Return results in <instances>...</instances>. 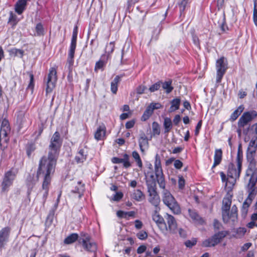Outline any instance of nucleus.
I'll return each instance as SVG.
<instances>
[{
  "mask_svg": "<svg viewBox=\"0 0 257 257\" xmlns=\"http://www.w3.org/2000/svg\"><path fill=\"white\" fill-rule=\"evenodd\" d=\"M19 20H18L17 16L13 13V12H10V16L8 20V23L10 24L13 27L15 26Z\"/></svg>",
  "mask_w": 257,
  "mask_h": 257,
  "instance_id": "39",
  "label": "nucleus"
},
{
  "mask_svg": "<svg viewBox=\"0 0 257 257\" xmlns=\"http://www.w3.org/2000/svg\"><path fill=\"white\" fill-rule=\"evenodd\" d=\"M189 215L190 217L195 221H197L200 223L203 222V219L201 218L198 214L196 212L195 210L188 209V210Z\"/></svg>",
  "mask_w": 257,
  "mask_h": 257,
  "instance_id": "31",
  "label": "nucleus"
},
{
  "mask_svg": "<svg viewBox=\"0 0 257 257\" xmlns=\"http://www.w3.org/2000/svg\"><path fill=\"white\" fill-rule=\"evenodd\" d=\"M62 144V140L60 133L56 131L53 135L49 145L48 158L43 156L39 163L36 175L35 174H29L26 180L27 187V197L30 199V194L36 184L38 182L39 178H45L46 174L51 176L55 172L57 159Z\"/></svg>",
  "mask_w": 257,
  "mask_h": 257,
  "instance_id": "1",
  "label": "nucleus"
},
{
  "mask_svg": "<svg viewBox=\"0 0 257 257\" xmlns=\"http://www.w3.org/2000/svg\"><path fill=\"white\" fill-rule=\"evenodd\" d=\"M121 76L116 75L111 82V91L113 94H115L117 91V84L120 80Z\"/></svg>",
  "mask_w": 257,
  "mask_h": 257,
  "instance_id": "33",
  "label": "nucleus"
},
{
  "mask_svg": "<svg viewBox=\"0 0 257 257\" xmlns=\"http://www.w3.org/2000/svg\"><path fill=\"white\" fill-rule=\"evenodd\" d=\"M148 170L145 173V179H146V182L147 183V180L149 179H150V177L152 176V179L154 181H157V178L156 176L154 175V173L153 171V166L151 164H149L147 165ZM156 175V174L155 173Z\"/></svg>",
  "mask_w": 257,
  "mask_h": 257,
  "instance_id": "25",
  "label": "nucleus"
},
{
  "mask_svg": "<svg viewBox=\"0 0 257 257\" xmlns=\"http://www.w3.org/2000/svg\"><path fill=\"white\" fill-rule=\"evenodd\" d=\"M189 4V0H182L178 3V5L179 8L180 13L181 14L183 13L188 5Z\"/></svg>",
  "mask_w": 257,
  "mask_h": 257,
  "instance_id": "43",
  "label": "nucleus"
},
{
  "mask_svg": "<svg viewBox=\"0 0 257 257\" xmlns=\"http://www.w3.org/2000/svg\"><path fill=\"white\" fill-rule=\"evenodd\" d=\"M61 196V193H60L57 197V200H56V202L54 204V207L50 210V215H53L54 214V212H55V211L56 210V209H57V207H58V203L59 202V201H60V197Z\"/></svg>",
  "mask_w": 257,
  "mask_h": 257,
  "instance_id": "53",
  "label": "nucleus"
},
{
  "mask_svg": "<svg viewBox=\"0 0 257 257\" xmlns=\"http://www.w3.org/2000/svg\"><path fill=\"white\" fill-rule=\"evenodd\" d=\"M164 217L167 222V229L165 230V233L169 232L171 233H175L177 229V223L175 218L168 213H166Z\"/></svg>",
  "mask_w": 257,
  "mask_h": 257,
  "instance_id": "16",
  "label": "nucleus"
},
{
  "mask_svg": "<svg viewBox=\"0 0 257 257\" xmlns=\"http://www.w3.org/2000/svg\"><path fill=\"white\" fill-rule=\"evenodd\" d=\"M253 21L256 27H257V0H253Z\"/></svg>",
  "mask_w": 257,
  "mask_h": 257,
  "instance_id": "47",
  "label": "nucleus"
},
{
  "mask_svg": "<svg viewBox=\"0 0 257 257\" xmlns=\"http://www.w3.org/2000/svg\"><path fill=\"white\" fill-rule=\"evenodd\" d=\"M216 83L221 82V80L227 69V61L224 57H221L217 59L216 62Z\"/></svg>",
  "mask_w": 257,
  "mask_h": 257,
  "instance_id": "12",
  "label": "nucleus"
},
{
  "mask_svg": "<svg viewBox=\"0 0 257 257\" xmlns=\"http://www.w3.org/2000/svg\"><path fill=\"white\" fill-rule=\"evenodd\" d=\"M36 149L35 145L33 143L28 144L26 146V153L29 157H30L32 152Z\"/></svg>",
  "mask_w": 257,
  "mask_h": 257,
  "instance_id": "44",
  "label": "nucleus"
},
{
  "mask_svg": "<svg viewBox=\"0 0 257 257\" xmlns=\"http://www.w3.org/2000/svg\"><path fill=\"white\" fill-rule=\"evenodd\" d=\"M57 80V71L55 67H51L49 70V73L46 81V93H51L55 87V84Z\"/></svg>",
  "mask_w": 257,
  "mask_h": 257,
  "instance_id": "13",
  "label": "nucleus"
},
{
  "mask_svg": "<svg viewBox=\"0 0 257 257\" xmlns=\"http://www.w3.org/2000/svg\"><path fill=\"white\" fill-rule=\"evenodd\" d=\"M244 109L243 105H239L231 114L229 120L231 122L234 121L237 117L241 114Z\"/></svg>",
  "mask_w": 257,
  "mask_h": 257,
  "instance_id": "24",
  "label": "nucleus"
},
{
  "mask_svg": "<svg viewBox=\"0 0 257 257\" xmlns=\"http://www.w3.org/2000/svg\"><path fill=\"white\" fill-rule=\"evenodd\" d=\"M137 236L140 239L144 240L147 238L148 234L146 231L141 230L137 233Z\"/></svg>",
  "mask_w": 257,
  "mask_h": 257,
  "instance_id": "52",
  "label": "nucleus"
},
{
  "mask_svg": "<svg viewBox=\"0 0 257 257\" xmlns=\"http://www.w3.org/2000/svg\"><path fill=\"white\" fill-rule=\"evenodd\" d=\"M163 126L164 128V133L167 134L170 132L173 127V123L170 117H166L164 118Z\"/></svg>",
  "mask_w": 257,
  "mask_h": 257,
  "instance_id": "27",
  "label": "nucleus"
},
{
  "mask_svg": "<svg viewBox=\"0 0 257 257\" xmlns=\"http://www.w3.org/2000/svg\"><path fill=\"white\" fill-rule=\"evenodd\" d=\"M161 84H162V81H158L157 82H156L155 83H154V84L152 85L149 87V90L151 92H154L156 91H157L160 88V87L161 86Z\"/></svg>",
  "mask_w": 257,
  "mask_h": 257,
  "instance_id": "46",
  "label": "nucleus"
},
{
  "mask_svg": "<svg viewBox=\"0 0 257 257\" xmlns=\"http://www.w3.org/2000/svg\"><path fill=\"white\" fill-rule=\"evenodd\" d=\"M247 177H249L248 182L256 185L257 182V167L255 161L253 159L250 161L246 171L245 179H246Z\"/></svg>",
  "mask_w": 257,
  "mask_h": 257,
  "instance_id": "15",
  "label": "nucleus"
},
{
  "mask_svg": "<svg viewBox=\"0 0 257 257\" xmlns=\"http://www.w3.org/2000/svg\"><path fill=\"white\" fill-rule=\"evenodd\" d=\"M115 44L114 42H111L107 44L105 47V52L108 55H110L113 52L114 50Z\"/></svg>",
  "mask_w": 257,
  "mask_h": 257,
  "instance_id": "45",
  "label": "nucleus"
},
{
  "mask_svg": "<svg viewBox=\"0 0 257 257\" xmlns=\"http://www.w3.org/2000/svg\"><path fill=\"white\" fill-rule=\"evenodd\" d=\"M154 165L155 166V174L157 181L159 187L164 189L163 195V201L164 203L174 213L176 214H180L181 213V209L179 205L171 193L168 190L165 189L166 183L165 177L163 173L161 158L158 154H157L155 156Z\"/></svg>",
  "mask_w": 257,
  "mask_h": 257,
  "instance_id": "2",
  "label": "nucleus"
},
{
  "mask_svg": "<svg viewBox=\"0 0 257 257\" xmlns=\"http://www.w3.org/2000/svg\"><path fill=\"white\" fill-rule=\"evenodd\" d=\"M243 159V156H238L237 155L236 156V162H237V167L239 169L241 168V164Z\"/></svg>",
  "mask_w": 257,
  "mask_h": 257,
  "instance_id": "59",
  "label": "nucleus"
},
{
  "mask_svg": "<svg viewBox=\"0 0 257 257\" xmlns=\"http://www.w3.org/2000/svg\"><path fill=\"white\" fill-rule=\"evenodd\" d=\"M144 197L143 192L139 189L135 190L132 194V197L137 201H141Z\"/></svg>",
  "mask_w": 257,
  "mask_h": 257,
  "instance_id": "37",
  "label": "nucleus"
},
{
  "mask_svg": "<svg viewBox=\"0 0 257 257\" xmlns=\"http://www.w3.org/2000/svg\"><path fill=\"white\" fill-rule=\"evenodd\" d=\"M153 112H154V110H153L152 107L149 105L147 107L145 111H144V112L142 116L141 120L143 121L147 120L152 115V114L153 113Z\"/></svg>",
  "mask_w": 257,
  "mask_h": 257,
  "instance_id": "36",
  "label": "nucleus"
},
{
  "mask_svg": "<svg viewBox=\"0 0 257 257\" xmlns=\"http://www.w3.org/2000/svg\"><path fill=\"white\" fill-rule=\"evenodd\" d=\"M122 158H119L118 157H114L111 158V162L113 164H122L123 167L127 169L132 166L131 163L130 156L125 153L122 155Z\"/></svg>",
  "mask_w": 257,
  "mask_h": 257,
  "instance_id": "17",
  "label": "nucleus"
},
{
  "mask_svg": "<svg viewBox=\"0 0 257 257\" xmlns=\"http://www.w3.org/2000/svg\"><path fill=\"white\" fill-rule=\"evenodd\" d=\"M123 193L121 192H116L112 198V200L114 201H119L123 197Z\"/></svg>",
  "mask_w": 257,
  "mask_h": 257,
  "instance_id": "55",
  "label": "nucleus"
},
{
  "mask_svg": "<svg viewBox=\"0 0 257 257\" xmlns=\"http://www.w3.org/2000/svg\"><path fill=\"white\" fill-rule=\"evenodd\" d=\"M171 106L169 108L170 112H173L178 110L181 103V99L178 97H176L172 99L171 102Z\"/></svg>",
  "mask_w": 257,
  "mask_h": 257,
  "instance_id": "26",
  "label": "nucleus"
},
{
  "mask_svg": "<svg viewBox=\"0 0 257 257\" xmlns=\"http://www.w3.org/2000/svg\"><path fill=\"white\" fill-rule=\"evenodd\" d=\"M228 234L226 231H221L215 233L211 237L203 240L202 242L203 247H212L219 243L222 239Z\"/></svg>",
  "mask_w": 257,
  "mask_h": 257,
  "instance_id": "11",
  "label": "nucleus"
},
{
  "mask_svg": "<svg viewBox=\"0 0 257 257\" xmlns=\"http://www.w3.org/2000/svg\"><path fill=\"white\" fill-rule=\"evenodd\" d=\"M241 169L237 167L236 168L235 165L230 163L228 165L226 177L225 174L223 172L220 173L221 180L222 182H225V187L232 190L234 185H235L236 180L239 179Z\"/></svg>",
  "mask_w": 257,
  "mask_h": 257,
  "instance_id": "3",
  "label": "nucleus"
},
{
  "mask_svg": "<svg viewBox=\"0 0 257 257\" xmlns=\"http://www.w3.org/2000/svg\"><path fill=\"white\" fill-rule=\"evenodd\" d=\"M229 220L230 219L232 221L234 222L237 217V208L235 205H233L231 209V212L229 213L228 211Z\"/></svg>",
  "mask_w": 257,
  "mask_h": 257,
  "instance_id": "34",
  "label": "nucleus"
},
{
  "mask_svg": "<svg viewBox=\"0 0 257 257\" xmlns=\"http://www.w3.org/2000/svg\"><path fill=\"white\" fill-rule=\"evenodd\" d=\"M202 120H200L196 126V127H195V136H198L199 133V131L201 128V126H202Z\"/></svg>",
  "mask_w": 257,
  "mask_h": 257,
  "instance_id": "57",
  "label": "nucleus"
},
{
  "mask_svg": "<svg viewBox=\"0 0 257 257\" xmlns=\"http://www.w3.org/2000/svg\"><path fill=\"white\" fill-rule=\"evenodd\" d=\"M84 190V184L81 181H78L74 184V188L71 190V192L78 194L79 198H81L83 195Z\"/></svg>",
  "mask_w": 257,
  "mask_h": 257,
  "instance_id": "23",
  "label": "nucleus"
},
{
  "mask_svg": "<svg viewBox=\"0 0 257 257\" xmlns=\"http://www.w3.org/2000/svg\"><path fill=\"white\" fill-rule=\"evenodd\" d=\"M51 176L48 175V174H46L45 178L43 179L42 183V188L45 190L43 195V202L45 203L49 193V186L51 183Z\"/></svg>",
  "mask_w": 257,
  "mask_h": 257,
  "instance_id": "20",
  "label": "nucleus"
},
{
  "mask_svg": "<svg viewBox=\"0 0 257 257\" xmlns=\"http://www.w3.org/2000/svg\"><path fill=\"white\" fill-rule=\"evenodd\" d=\"M222 157V151L221 149H216L214 156V162H215V165H219L221 160Z\"/></svg>",
  "mask_w": 257,
  "mask_h": 257,
  "instance_id": "35",
  "label": "nucleus"
},
{
  "mask_svg": "<svg viewBox=\"0 0 257 257\" xmlns=\"http://www.w3.org/2000/svg\"><path fill=\"white\" fill-rule=\"evenodd\" d=\"M34 87V75L32 73H31L30 74V82L29 83L28 86L27 87V90H30L31 91V93H32L33 92Z\"/></svg>",
  "mask_w": 257,
  "mask_h": 257,
  "instance_id": "49",
  "label": "nucleus"
},
{
  "mask_svg": "<svg viewBox=\"0 0 257 257\" xmlns=\"http://www.w3.org/2000/svg\"><path fill=\"white\" fill-rule=\"evenodd\" d=\"M147 87L143 85H140L136 88V92L138 94H143L147 89Z\"/></svg>",
  "mask_w": 257,
  "mask_h": 257,
  "instance_id": "54",
  "label": "nucleus"
},
{
  "mask_svg": "<svg viewBox=\"0 0 257 257\" xmlns=\"http://www.w3.org/2000/svg\"><path fill=\"white\" fill-rule=\"evenodd\" d=\"M178 187L180 189H183L185 185V180L182 176H179Z\"/></svg>",
  "mask_w": 257,
  "mask_h": 257,
  "instance_id": "51",
  "label": "nucleus"
},
{
  "mask_svg": "<svg viewBox=\"0 0 257 257\" xmlns=\"http://www.w3.org/2000/svg\"><path fill=\"white\" fill-rule=\"evenodd\" d=\"M152 177V176H151L150 179L147 180L146 183L149 193L148 200L153 205L157 207L160 204V198L157 191L156 182L153 180Z\"/></svg>",
  "mask_w": 257,
  "mask_h": 257,
  "instance_id": "5",
  "label": "nucleus"
},
{
  "mask_svg": "<svg viewBox=\"0 0 257 257\" xmlns=\"http://www.w3.org/2000/svg\"><path fill=\"white\" fill-rule=\"evenodd\" d=\"M256 116L257 111L255 110H251L243 113L237 122V133L239 136H241L242 129L255 118Z\"/></svg>",
  "mask_w": 257,
  "mask_h": 257,
  "instance_id": "6",
  "label": "nucleus"
},
{
  "mask_svg": "<svg viewBox=\"0 0 257 257\" xmlns=\"http://www.w3.org/2000/svg\"><path fill=\"white\" fill-rule=\"evenodd\" d=\"M10 232L11 228L9 227H4L0 230V248L4 247L8 241Z\"/></svg>",
  "mask_w": 257,
  "mask_h": 257,
  "instance_id": "19",
  "label": "nucleus"
},
{
  "mask_svg": "<svg viewBox=\"0 0 257 257\" xmlns=\"http://www.w3.org/2000/svg\"><path fill=\"white\" fill-rule=\"evenodd\" d=\"M150 106L152 107L153 110L155 109H160L162 107V105L159 102H152L150 104Z\"/></svg>",
  "mask_w": 257,
  "mask_h": 257,
  "instance_id": "56",
  "label": "nucleus"
},
{
  "mask_svg": "<svg viewBox=\"0 0 257 257\" xmlns=\"http://www.w3.org/2000/svg\"><path fill=\"white\" fill-rule=\"evenodd\" d=\"M252 245V243L251 242H247L244 243L241 247V251L242 252H244L248 249V248Z\"/></svg>",
  "mask_w": 257,
  "mask_h": 257,
  "instance_id": "60",
  "label": "nucleus"
},
{
  "mask_svg": "<svg viewBox=\"0 0 257 257\" xmlns=\"http://www.w3.org/2000/svg\"><path fill=\"white\" fill-rule=\"evenodd\" d=\"M9 52L10 55H13L14 56H17L18 54L21 55V57H22L24 55V51L21 49L13 48L10 50Z\"/></svg>",
  "mask_w": 257,
  "mask_h": 257,
  "instance_id": "48",
  "label": "nucleus"
},
{
  "mask_svg": "<svg viewBox=\"0 0 257 257\" xmlns=\"http://www.w3.org/2000/svg\"><path fill=\"white\" fill-rule=\"evenodd\" d=\"M147 249V247L145 245H141L137 248V253L141 254L144 252Z\"/></svg>",
  "mask_w": 257,
  "mask_h": 257,
  "instance_id": "63",
  "label": "nucleus"
},
{
  "mask_svg": "<svg viewBox=\"0 0 257 257\" xmlns=\"http://www.w3.org/2000/svg\"><path fill=\"white\" fill-rule=\"evenodd\" d=\"M152 219L156 222L158 227L165 233V230L167 229V224L165 219L161 216L156 210L152 215Z\"/></svg>",
  "mask_w": 257,
  "mask_h": 257,
  "instance_id": "18",
  "label": "nucleus"
},
{
  "mask_svg": "<svg viewBox=\"0 0 257 257\" xmlns=\"http://www.w3.org/2000/svg\"><path fill=\"white\" fill-rule=\"evenodd\" d=\"M11 132V127L9 120L4 118L3 119L0 128V149L4 151L8 147L10 140L9 135Z\"/></svg>",
  "mask_w": 257,
  "mask_h": 257,
  "instance_id": "4",
  "label": "nucleus"
},
{
  "mask_svg": "<svg viewBox=\"0 0 257 257\" xmlns=\"http://www.w3.org/2000/svg\"><path fill=\"white\" fill-rule=\"evenodd\" d=\"M78 27L75 26L73 30L72 36L71 40L70 45L69 47L68 54V62L70 64H73L74 62V57L75 51L76 47V42L78 34Z\"/></svg>",
  "mask_w": 257,
  "mask_h": 257,
  "instance_id": "14",
  "label": "nucleus"
},
{
  "mask_svg": "<svg viewBox=\"0 0 257 257\" xmlns=\"http://www.w3.org/2000/svg\"><path fill=\"white\" fill-rule=\"evenodd\" d=\"M139 144L141 151L143 152L144 151L143 148L148 145V139L145 134H142L139 138Z\"/></svg>",
  "mask_w": 257,
  "mask_h": 257,
  "instance_id": "32",
  "label": "nucleus"
},
{
  "mask_svg": "<svg viewBox=\"0 0 257 257\" xmlns=\"http://www.w3.org/2000/svg\"><path fill=\"white\" fill-rule=\"evenodd\" d=\"M230 189H228L226 196L222 200L223 205L222 206V216L223 221L226 223L229 222L228 211L230 208L232 202V193Z\"/></svg>",
  "mask_w": 257,
  "mask_h": 257,
  "instance_id": "10",
  "label": "nucleus"
},
{
  "mask_svg": "<svg viewBox=\"0 0 257 257\" xmlns=\"http://www.w3.org/2000/svg\"><path fill=\"white\" fill-rule=\"evenodd\" d=\"M106 129L105 125L102 124L100 125L97 128L94 133V138L97 141L103 140L106 138Z\"/></svg>",
  "mask_w": 257,
  "mask_h": 257,
  "instance_id": "21",
  "label": "nucleus"
},
{
  "mask_svg": "<svg viewBox=\"0 0 257 257\" xmlns=\"http://www.w3.org/2000/svg\"><path fill=\"white\" fill-rule=\"evenodd\" d=\"M27 0H18L15 5V11L18 15H21L26 9Z\"/></svg>",
  "mask_w": 257,
  "mask_h": 257,
  "instance_id": "22",
  "label": "nucleus"
},
{
  "mask_svg": "<svg viewBox=\"0 0 257 257\" xmlns=\"http://www.w3.org/2000/svg\"><path fill=\"white\" fill-rule=\"evenodd\" d=\"M86 155L84 154V149H81L76 154L75 160L77 163H82L86 160Z\"/></svg>",
  "mask_w": 257,
  "mask_h": 257,
  "instance_id": "28",
  "label": "nucleus"
},
{
  "mask_svg": "<svg viewBox=\"0 0 257 257\" xmlns=\"http://www.w3.org/2000/svg\"><path fill=\"white\" fill-rule=\"evenodd\" d=\"M79 242L81 243L86 251L94 252L97 249V246L91 238V236L87 233L81 232L80 233Z\"/></svg>",
  "mask_w": 257,
  "mask_h": 257,
  "instance_id": "7",
  "label": "nucleus"
},
{
  "mask_svg": "<svg viewBox=\"0 0 257 257\" xmlns=\"http://www.w3.org/2000/svg\"><path fill=\"white\" fill-rule=\"evenodd\" d=\"M132 157L137 163V166L139 168L142 169L143 167V163L139 154L136 151L132 152Z\"/></svg>",
  "mask_w": 257,
  "mask_h": 257,
  "instance_id": "38",
  "label": "nucleus"
},
{
  "mask_svg": "<svg viewBox=\"0 0 257 257\" xmlns=\"http://www.w3.org/2000/svg\"><path fill=\"white\" fill-rule=\"evenodd\" d=\"M106 64V61L104 60L100 59L99 61L96 62L95 67H94V71L97 72L98 70L103 69V68Z\"/></svg>",
  "mask_w": 257,
  "mask_h": 257,
  "instance_id": "41",
  "label": "nucleus"
},
{
  "mask_svg": "<svg viewBox=\"0 0 257 257\" xmlns=\"http://www.w3.org/2000/svg\"><path fill=\"white\" fill-rule=\"evenodd\" d=\"M245 189L248 193V196L244 201L242 207V212L245 214L248 211V208L257 193V187L255 185L249 182L246 185Z\"/></svg>",
  "mask_w": 257,
  "mask_h": 257,
  "instance_id": "8",
  "label": "nucleus"
},
{
  "mask_svg": "<svg viewBox=\"0 0 257 257\" xmlns=\"http://www.w3.org/2000/svg\"><path fill=\"white\" fill-rule=\"evenodd\" d=\"M17 175V172L12 168L4 174L3 181L1 184L2 192H8L10 187L12 186Z\"/></svg>",
  "mask_w": 257,
  "mask_h": 257,
  "instance_id": "9",
  "label": "nucleus"
},
{
  "mask_svg": "<svg viewBox=\"0 0 257 257\" xmlns=\"http://www.w3.org/2000/svg\"><path fill=\"white\" fill-rule=\"evenodd\" d=\"M193 42L195 46L198 48H200L199 40L197 36L195 35L193 36Z\"/></svg>",
  "mask_w": 257,
  "mask_h": 257,
  "instance_id": "64",
  "label": "nucleus"
},
{
  "mask_svg": "<svg viewBox=\"0 0 257 257\" xmlns=\"http://www.w3.org/2000/svg\"><path fill=\"white\" fill-rule=\"evenodd\" d=\"M79 237L78 234L76 233H73L66 237L64 240V243L66 244H70L74 243Z\"/></svg>",
  "mask_w": 257,
  "mask_h": 257,
  "instance_id": "30",
  "label": "nucleus"
},
{
  "mask_svg": "<svg viewBox=\"0 0 257 257\" xmlns=\"http://www.w3.org/2000/svg\"><path fill=\"white\" fill-rule=\"evenodd\" d=\"M152 132L153 135L155 136H159L161 133V128L159 124L156 121H154L152 123Z\"/></svg>",
  "mask_w": 257,
  "mask_h": 257,
  "instance_id": "40",
  "label": "nucleus"
},
{
  "mask_svg": "<svg viewBox=\"0 0 257 257\" xmlns=\"http://www.w3.org/2000/svg\"><path fill=\"white\" fill-rule=\"evenodd\" d=\"M172 80L171 79H169L168 81H166L164 82L162 81L161 86L167 94L171 92L174 89V87L172 86Z\"/></svg>",
  "mask_w": 257,
  "mask_h": 257,
  "instance_id": "29",
  "label": "nucleus"
},
{
  "mask_svg": "<svg viewBox=\"0 0 257 257\" xmlns=\"http://www.w3.org/2000/svg\"><path fill=\"white\" fill-rule=\"evenodd\" d=\"M197 243L196 238H193L192 240H186L184 244L186 247L192 248L193 246L195 245Z\"/></svg>",
  "mask_w": 257,
  "mask_h": 257,
  "instance_id": "50",
  "label": "nucleus"
},
{
  "mask_svg": "<svg viewBox=\"0 0 257 257\" xmlns=\"http://www.w3.org/2000/svg\"><path fill=\"white\" fill-rule=\"evenodd\" d=\"M213 226L215 229L219 230L220 229L221 224L219 222V221L217 219H215L213 221Z\"/></svg>",
  "mask_w": 257,
  "mask_h": 257,
  "instance_id": "62",
  "label": "nucleus"
},
{
  "mask_svg": "<svg viewBox=\"0 0 257 257\" xmlns=\"http://www.w3.org/2000/svg\"><path fill=\"white\" fill-rule=\"evenodd\" d=\"M135 123V121L134 120H131L128 121L125 123V127L127 129H130L134 127Z\"/></svg>",
  "mask_w": 257,
  "mask_h": 257,
  "instance_id": "61",
  "label": "nucleus"
},
{
  "mask_svg": "<svg viewBox=\"0 0 257 257\" xmlns=\"http://www.w3.org/2000/svg\"><path fill=\"white\" fill-rule=\"evenodd\" d=\"M174 166L176 169H180L183 167V163L179 160H175Z\"/></svg>",
  "mask_w": 257,
  "mask_h": 257,
  "instance_id": "58",
  "label": "nucleus"
},
{
  "mask_svg": "<svg viewBox=\"0 0 257 257\" xmlns=\"http://www.w3.org/2000/svg\"><path fill=\"white\" fill-rule=\"evenodd\" d=\"M37 36H40L44 35V28L41 23H38L35 27Z\"/></svg>",
  "mask_w": 257,
  "mask_h": 257,
  "instance_id": "42",
  "label": "nucleus"
}]
</instances>
